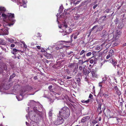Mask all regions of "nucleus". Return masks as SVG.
Returning a JSON list of instances; mask_svg holds the SVG:
<instances>
[{
    "instance_id": "49530a36",
    "label": "nucleus",
    "mask_w": 126,
    "mask_h": 126,
    "mask_svg": "<svg viewBox=\"0 0 126 126\" xmlns=\"http://www.w3.org/2000/svg\"><path fill=\"white\" fill-rule=\"evenodd\" d=\"M98 26L97 25H96L95 26H94L93 28H92V29H91L92 30L91 31H93V30H94V29H95L96 27H97Z\"/></svg>"
},
{
    "instance_id": "9b49d317",
    "label": "nucleus",
    "mask_w": 126,
    "mask_h": 126,
    "mask_svg": "<svg viewBox=\"0 0 126 126\" xmlns=\"http://www.w3.org/2000/svg\"><path fill=\"white\" fill-rule=\"evenodd\" d=\"M82 73L85 75H88L89 73L91 72L90 69L87 70L86 68H84Z\"/></svg>"
},
{
    "instance_id": "bb28decb",
    "label": "nucleus",
    "mask_w": 126,
    "mask_h": 126,
    "mask_svg": "<svg viewBox=\"0 0 126 126\" xmlns=\"http://www.w3.org/2000/svg\"><path fill=\"white\" fill-rule=\"evenodd\" d=\"M76 81L77 82L78 84L80 83V78H76Z\"/></svg>"
},
{
    "instance_id": "2eb2a0df",
    "label": "nucleus",
    "mask_w": 126,
    "mask_h": 126,
    "mask_svg": "<svg viewBox=\"0 0 126 126\" xmlns=\"http://www.w3.org/2000/svg\"><path fill=\"white\" fill-rule=\"evenodd\" d=\"M104 43H103L101 45L99 46H97L95 48V50H99L98 52H99L102 49V46L104 45Z\"/></svg>"
},
{
    "instance_id": "338daca9",
    "label": "nucleus",
    "mask_w": 126,
    "mask_h": 126,
    "mask_svg": "<svg viewBox=\"0 0 126 126\" xmlns=\"http://www.w3.org/2000/svg\"><path fill=\"white\" fill-rule=\"evenodd\" d=\"M37 47L38 49H40V46H37Z\"/></svg>"
},
{
    "instance_id": "b1692460",
    "label": "nucleus",
    "mask_w": 126,
    "mask_h": 126,
    "mask_svg": "<svg viewBox=\"0 0 126 126\" xmlns=\"http://www.w3.org/2000/svg\"><path fill=\"white\" fill-rule=\"evenodd\" d=\"M90 101L89 99H88L87 100H81V102L83 103H88Z\"/></svg>"
},
{
    "instance_id": "dca6fc26",
    "label": "nucleus",
    "mask_w": 126,
    "mask_h": 126,
    "mask_svg": "<svg viewBox=\"0 0 126 126\" xmlns=\"http://www.w3.org/2000/svg\"><path fill=\"white\" fill-rule=\"evenodd\" d=\"M34 110V112L36 113L38 116V117H41V112L37 110V109L36 110H35L34 109V108H33Z\"/></svg>"
},
{
    "instance_id": "4be33fe9",
    "label": "nucleus",
    "mask_w": 126,
    "mask_h": 126,
    "mask_svg": "<svg viewBox=\"0 0 126 126\" xmlns=\"http://www.w3.org/2000/svg\"><path fill=\"white\" fill-rule=\"evenodd\" d=\"M102 104L101 103L100 104L99 103L98 105V108H97V110L98 111V112L101 109V106L102 105Z\"/></svg>"
},
{
    "instance_id": "393cba45",
    "label": "nucleus",
    "mask_w": 126,
    "mask_h": 126,
    "mask_svg": "<svg viewBox=\"0 0 126 126\" xmlns=\"http://www.w3.org/2000/svg\"><path fill=\"white\" fill-rule=\"evenodd\" d=\"M114 52L113 50L112 49H111V57H114Z\"/></svg>"
},
{
    "instance_id": "864d4df0",
    "label": "nucleus",
    "mask_w": 126,
    "mask_h": 126,
    "mask_svg": "<svg viewBox=\"0 0 126 126\" xmlns=\"http://www.w3.org/2000/svg\"><path fill=\"white\" fill-rule=\"evenodd\" d=\"M97 4H96V5H95L93 6V8L94 9H95L97 7Z\"/></svg>"
},
{
    "instance_id": "39448f33",
    "label": "nucleus",
    "mask_w": 126,
    "mask_h": 126,
    "mask_svg": "<svg viewBox=\"0 0 126 126\" xmlns=\"http://www.w3.org/2000/svg\"><path fill=\"white\" fill-rule=\"evenodd\" d=\"M121 33L122 32H121L117 30L115 31V34H114V33L112 34L113 35L112 39V40H113L112 42L114 41H115L118 39L121 35ZM111 40H112V39H111Z\"/></svg>"
},
{
    "instance_id": "3c124183",
    "label": "nucleus",
    "mask_w": 126,
    "mask_h": 126,
    "mask_svg": "<svg viewBox=\"0 0 126 126\" xmlns=\"http://www.w3.org/2000/svg\"><path fill=\"white\" fill-rule=\"evenodd\" d=\"M79 62L81 63L82 64H83V63L85 62H83L82 60H79Z\"/></svg>"
},
{
    "instance_id": "a18cd8bd",
    "label": "nucleus",
    "mask_w": 126,
    "mask_h": 126,
    "mask_svg": "<svg viewBox=\"0 0 126 126\" xmlns=\"http://www.w3.org/2000/svg\"><path fill=\"white\" fill-rule=\"evenodd\" d=\"M96 72V71L94 69H92V70L91 71V74L93 73L94 72Z\"/></svg>"
},
{
    "instance_id": "0eeeda50",
    "label": "nucleus",
    "mask_w": 126,
    "mask_h": 126,
    "mask_svg": "<svg viewBox=\"0 0 126 126\" xmlns=\"http://www.w3.org/2000/svg\"><path fill=\"white\" fill-rule=\"evenodd\" d=\"M102 81L101 82H100L98 83L99 86L101 88L102 87V83H105V81H107L109 83H110V80L109 78H108V77H105L103 78H102Z\"/></svg>"
},
{
    "instance_id": "2f4dec72",
    "label": "nucleus",
    "mask_w": 126,
    "mask_h": 126,
    "mask_svg": "<svg viewBox=\"0 0 126 126\" xmlns=\"http://www.w3.org/2000/svg\"><path fill=\"white\" fill-rule=\"evenodd\" d=\"M66 11H67L66 10V9H65V10H64V13L65 15H70L69 13V12H66Z\"/></svg>"
},
{
    "instance_id": "79ce46f5",
    "label": "nucleus",
    "mask_w": 126,
    "mask_h": 126,
    "mask_svg": "<svg viewBox=\"0 0 126 126\" xmlns=\"http://www.w3.org/2000/svg\"><path fill=\"white\" fill-rule=\"evenodd\" d=\"M73 53V52L72 51H71L70 52H68L67 53V55H70V56H71V55H71V54H72V53Z\"/></svg>"
},
{
    "instance_id": "20e7f679",
    "label": "nucleus",
    "mask_w": 126,
    "mask_h": 126,
    "mask_svg": "<svg viewBox=\"0 0 126 126\" xmlns=\"http://www.w3.org/2000/svg\"><path fill=\"white\" fill-rule=\"evenodd\" d=\"M64 119L61 116H58L57 118L54 121V124L58 126L62 124L64 122Z\"/></svg>"
},
{
    "instance_id": "9d476101",
    "label": "nucleus",
    "mask_w": 126,
    "mask_h": 126,
    "mask_svg": "<svg viewBox=\"0 0 126 126\" xmlns=\"http://www.w3.org/2000/svg\"><path fill=\"white\" fill-rule=\"evenodd\" d=\"M90 117L88 116H87L83 117L82 119L81 122L82 123H84L88 121L90 119Z\"/></svg>"
},
{
    "instance_id": "f03ea898",
    "label": "nucleus",
    "mask_w": 126,
    "mask_h": 126,
    "mask_svg": "<svg viewBox=\"0 0 126 126\" xmlns=\"http://www.w3.org/2000/svg\"><path fill=\"white\" fill-rule=\"evenodd\" d=\"M7 19L9 22L8 25L10 26L13 25L15 22V20L14 18V14L11 13H8L7 14Z\"/></svg>"
},
{
    "instance_id": "680f3d73",
    "label": "nucleus",
    "mask_w": 126,
    "mask_h": 126,
    "mask_svg": "<svg viewBox=\"0 0 126 126\" xmlns=\"http://www.w3.org/2000/svg\"><path fill=\"white\" fill-rule=\"evenodd\" d=\"M82 58L83 59H85L86 58L85 55V53L84 54V55L82 56Z\"/></svg>"
},
{
    "instance_id": "6e6d98bb",
    "label": "nucleus",
    "mask_w": 126,
    "mask_h": 126,
    "mask_svg": "<svg viewBox=\"0 0 126 126\" xmlns=\"http://www.w3.org/2000/svg\"><path fill=\"white\" fill-rule=\"evenodd\" d=\"M15 46V45L14 44H12L10 45V47H14Z\"/></svg>"
},
{
    "instance_id": "09e8293b",
    "label": "nucleus",
    "mask_w": 126,
    "mask_h": 126,
    "mask_svg": "<svg viewBox=\"0 0 126 126\" xmlns=\"http://www.w3.org/2000/svg\"><path fill=\"white\" fill-rule=\"evenodd\" d=\"M113 83H112L111 85V89H112V90H113V86L114 85H113Z\"/></svg>"
},
{
    "instance_id": "5701e85b",
    "label": "nucleus",
    "mask_w": 126,
    "mask_h": 126,
    "mask_svg": "<svg viewBox=\"0 0 126 126\" xmlns=\"http://www.w3.org/2000/svg\"><path fill=\"white\" fill-rule=\"evenodd\" d=\"M96 72H94L92 74L93 76L95 78H97L98 77V75L96 73Z\"/></svg>"
},
{
    "instance_id": "4d7b16f0",
    "label": "nucleus",
    "mask_w": 126,
    "mask_h": 126,
    "mask_svg": "<svg viewBox=\"0 0 126 126\" xmlns=\"http://www.w3.org/2000/svg\"><path fill=\"white\" fill-rule=\"evenodd\" d=\"M117 70H118V71L117 72V74L119 75H120V72L119 71V70H118V69H117Z\"/></svg>"
},
{
    "instance_id": "72a5a7b5",
    "label": "nucleus",
    "mask_w": 126,
    "mask_h": 126,
    "mask_svg": "<svg viewBox=\"0 0 126 126\" xmlns=\"http://www.w3.org/2000/svg\"><path fill=\"white\" fill-rule=\"evenodd\" d=\"M68 33V32H67V31H65V32L64 33H62V35H63V36H64V35H68L69 33Z\"/></svg>"
},
{
    "instance_id": "c03bdc74",
    "label": "nucleus",
    "mask_w": 126,
    "mask_h": 126,
    "mask_svg": "<svg viewBox=\"0 0 126 126\" xmlns=\"http://www.w3.org/2000/svg\"><path fill=\"white\" fill-rule=\"evenodd\" d=\"M92 123L94 124H95L97 123V121L95 120H94L92 122Z\"/></svg>"
},
{
    "instance_id": "f257e3e1",
    "label": "nucleus",
    "mask_w": 126,
    "mask_h": 126,
    "mask_svg": "<svg viewBox=\"0 0 126 126\" xmlns=\"http://www.w3.org/2000/svg\"><path fill=\"white\" fill-rule=\"evenodd\" d=\"M70 110L68 108L64 107L59 111V115L65 119H67L70 116Z\"/></svg>"
},
{
    "instance_id": "473e14b6",
    "label": "nucleus",
    "mask_w": 126,
    "mask_h": 126,
    "mask_svg": "<svg viewBox=\"0 0 126 126\" xmlns=\"http://www.w3.org/2000/svg\"><path fill=\"white\" fill-rule=\"evenodd\" d=\"M8 41L12 43L14 42V40L13 39H9L8 40Z\"/></svg>"
},
{
    "instance_id": "de8ad7c7",
    "label": "nucleus",
    "mask_w": 126,
    "mask_h": 126,
    "mask_svg": "<svg viewBox=\"0 0 126 126\" xmlns=\"http://www.w3.org/2000/svg\"><path fill=\"white\" fill-rule=\"evenodd\" d=\"M93 95L91 94H90L89 95V97L91 98H93Z\"/></svg>"
},
{
    "instance_id": "6ab92c4d",
    "label": "nucleus",
    "mask_w": 126,
    "mask_h": 126,
    "mask_svg": "<svg viewBox=\"0 0 126 126\" xmlns=\"http://www.w3.org/2000/svg\"><path fill=\"white\" fill-rule=\"evenodd\" d=\"M1 66L2 67H3V69L4 70H6L7 69V66L5 63H3L2 65H1Z\"/></svg>"
},
{
    "instance_id": "423d86ee",
    "label": "nucleus",
    "mask_w": 126,
    "mask_h": 126,
    "mask_svg": "<svg viewBox=\"0 0 126 126\" xmlns=\"http://www.w3.org/2000/svg\"><path fill=\"white\" fill-rule=\"evenodd\" d=\"M111 18L112 19H114L115 25H116L119 21V19L117 18L116 15H115V13L114 14L113 12L111 14Z\"/></svg>"
},
{
    "instance_id": "13d9d810",
    "label": "nucleus",
    "mask_w": 126,
    "mask_h": 126,
    "mask_svg": "<svg viewBox=\"0 0 126 126\" xmlns=\"http://www.w3.org/2000/svg\"><path fill=\"white\" fill-rule=\"evenodd\" d=\"M52 115V113L51 112H50L49 113V116H51Z\"/></svg>"
},
{
    "instance_id": "69168bd1",
    "label": "nucleus",
    "mask_w": 126,
    "mask_h": 126,
    "mask_svg": "<svg viewBox=\"0 0 126 126\" xmlns=\"http://www.w3.org/2000/svg\"><path fill=\"white\" fill-rule=\"evenodd\" d=\"M115 100H111V101L113 103H114L115 102Z\"/></svg>"
},
{
    "instance_id": "8fccbe9b",
    "label": "nucleus",
    "mask_w": 126,
    "mask_h": 126,
    "mask_svg": "<svg viewBox=\"0 0 126 126\" xmlns=\"http://www.w3.org/2000/svg\"><path fill=\"white\" fill-rule=\"evenodd\" d=\"M110 57V54L108 55L106 57V59H108Z\"/></svg>"
},
{
    "instance_id": "5fc2aeb1",
    "label": "nucleus",
    "mask_w": 126,
    "mask_h": 126,
    "mask_svg": "<svg viewBox=\"0 0 126 126\" xmlns=\"http://www.w3.org/2000/svg\"><path fill=\"white\" fill-rule=\"evenodd\" d=\"M103 95L104 96H109V94H103Z\"/></svg>"
},
{
    "instance_id": "e433bc0d",
    "label": "nucleus",
    "mask_w": 126,
    "mask_h": 126,
    "mask_svg": "<svg viewBox=\"0 0 126 126\" xmlns=\"http://www.w3.org/2000/svg\"><path fill=\"white\" fill-rule=\"evenodd\" d=\"M21 53H19V54H18V55L17 56V58L18 59H20L21 58V56H20Z\"/></svg>"
},
{
    "instance_id": "f3484780",
    "label": "nucleus",
    "mask_w": 126,
    "mask_h": 126,
    "mask_svg": "<svg viewBox=\"0 0 126 126\" xmlns=\"http://www.w3.org/2000/svg\"><path fill=\"white\" fill-rule=\"evenodd\" d=\"M124 25V24L122 22L120 23L118 26V28L119 29H122Z\"/></svg>"
},
{
    "instance_id": "c756f323",
    "label": "nucleus",
    "mask_w": 126,
    "mask_h": 126,
    "mask_svg": "<svg viewBox=\"0 0 126 126\" xmlns=\"http://www.w3.org/2000/svg\"><path fill=\"white\" fill-rule=\"evenodd\" d=\"M22 6L24 8H25L26 7V3L24 1H23Z\"/></svg>"
},
{
    "instance_id": "412c9836",
    "label": "nucleus",
    "mask_w": 126,
    "mask_h": 126,
    "mask_svg": "<svg viewBox=\"0 0 126 126\" xmlns=\"http://www.w3.org/2000/svg\"><path fill=\"white\" fill-rule=\"evenodd\" d=\"M74 63H69L68 66L69 67L72 68L73 67L74 65Z\"/></svg>"
},
{
    "instance_id": "774afa93",
    "label": "nucleus",
    "mask_w": 126,
    "mask_h": 126,
    "mask_svg": "<svg viewBox=\"0 0 126 126\" xmlns=\"http://www.w3.org/2000/svg\"><path fill=\"white\" fill-rule=\"evenodd\" d=\"M71 77H68L66 78L67 79H69L71 78Z\"/></svg>"
},
{
    "instance_id": "cd10ccee",
    "label": "nucleus",
    "mask_w": 126,
    "mask_h": 126,
    "mask_svg": "<svg viewBox=\"0 0 126 126\" xmlns=\"http://www.w3.org/2000/svg\"><path fill=\"white\" fill-rule=\"evenodd\" d=\"M2 16L3 17H4V18L7 19V15H6L4 13H2Z\"/></svg>"
},
{
    "instance_id": "7ed1b4c3",
    "label": "nucleus",
    "mask_w": 126,
    "mask_h": 126,
    "mask_svg": "<svg viewBox=\"0 0 126 126\" xmlns=\"http://www.w3.org/2000/svg\"><path fill=\"white\" fill-rule=\"evenodd\" d=\"M111 118L112 119L114 118V119L112 120H114L115 122H118L119 118L115 117L114 116L116 114V110L115 108L113 106L111 108Z\"/></svg>"
},
{
    "instance_id": "6e6552de",
    "label": "nucleus",
    "mask_w": 126,
    "mask_h": 126,
    "mask_svg": "<svg viewBox=\"0 0 126 126\" xmlns=\"http://www.w3.org/2000/svg\"><path fill=\"white\" fill-rule=\"evenodd\" d=\"M78 34H79V33L77 35H75L74 34H72L71 35V36H70V38H71V40H70L68 41H61V42L62 43H63V42H64L65 43H71L73 41V40H72V39L73 36H74V39H76L77 38V36L78 35Z\"/></svg>"
},
{
    "instance_id": "ea45409f",
    "label": "nucleus",
    "mask_w": 126,
    "mask_h": 126,
    "mask_svg": "<svg viewBox=\"0 0 126 126\" xmlns=\"http://www.w3.org/2000/svg\"><path fill=\"white\" fill-rule=\"evenodd\" d=\"M94 60L93 59H91L90 61V63L91 64H93L94 62Z\"/></svg>"
},
{
    "instance_id": "ddd939ff",
    "label": "nucleus",
    "mask_w": 126,
    "mask_h": 126,
    "mask_svg": "<svg viewBox=\"0 0 126 126\" xmlns=\"http://www.w3.org/2000/svg\"><path fill=\"white\" fill-rule=\"evenodd\" d=\"M52 85H50L48 87V89L49 90V91L50 92H52L54 94H57V93L56 92H55L54 91H56V89H52Z\"/></svg>"
},
{
    "instance_id": "0e129e2a",
    "label": "nucleus",
    "mask_w": 126,
    "mask_h": 126,
    "mask_svg": "<svg viewBox=\"0 0 126 126\" xmlns=\"http://www.w3.org/2000/svg\"><path fill=\"white\" fill-rule=\"evenodd\" d=\"M113 46H116L117 45V43H113Z\"/></svg>"
},
{
    "instance_id": "1a4fd4ad",
    "label": "nucleus",
    "mask_w": 126,
    "mask_h": 126,
    "mask_svg": "<svg viewBox=\"0 0 126 126\" xmlns=\"http://www.w3.org/2000/svg\"><path fill=\"white\" fill-rule=\"evenodd\" d=\"M111 63L114 67L116 68L117 64V60L116 59L113 58H111Z\"/></svg>"
},
{
    "instance_id": "4468645a",
    "label": "nucleus",
    "mask_w": 126,
    "mask_h": 126,
    "mask_svg": "<svg viewBox=\"0 0 126 126\" xmlns=\"http://www.w3.org/2000/svg\"><path fill=\"white\" fill-rule=\"evenodd\" d=\"M18 52H19V50L15 48L13 49V50L11 51V53L15 55L18 53Z\"/></svg>"
},
{
    "instance_id": "aec40b11",
    "label": "nucleus",
    "mask_w": 126,
    "mask_h": 126,
    "mask_svg": "<svg viewBox=\"0 0 126 126\" xmlns=\"http://www.w3.org/2000/svg\"><path fill=\"white\" fill-rule=\"evenodd\" d=\"M113 85H114L113 90L115 89L116 92L118 89H119L117 87V84H113Z\"/></svg>"
},
{
    "instance_id": "a211bd4d",
    "label": "nucleus",
    "mask_w": 126,
    "mask_h": 126,
    "mask_svg": "<svg viewBox=\"0 0 126 126\" xmlns=\"http://www.w3.org/2000/svg\"><path fill=\"white\" fill-rule=\"evenodd\" d=\"M85 68V67H83L82 66H80L79 67V70L80 72H81L82 73L83 70H84V68Z\"/></svg>"
},
{
    "instance_id": "58836bf2",
    "label": "nucleus",
    "mask_w": 126,
    "mask_h": 126,
    "mask_svg": "<svg viewBox=\"0 0 126 126\" xmlns=\"http://www.w3.org/2000/svg\"><path fill=\"white\" fill-rule=\"evenodd\" d=\"M31 87H30V86H28L27 87V89H28V90H25V92H26V91H29L30 90H31Z\"/></svg>"
},
{
    "instance_id": "603ef678",
    "label": "nucleus",
    "mask_w": 126,
    "mask_h": 126,
    "mask_svg": "<svg viewBox=\"0 0 126 126\" xmlns=\"http://www.w3.org/2000/svg\"><path fill=\"white\" fill-rule=\"evenodd\" d=\"M119 106H121L122 107L123 106V102H120L119 103Z\"/></svg>"
},
{
    "instance_id": "a19ab883",
    "label": "nucleus",
    "mask_w": 126,
    "mask_h": 126,
    "mask_svg": "<svg viewBox=\"0 0 126 126\" xmlns=\"http://www.w3.org/2000/svg\"><path fill=\"white\" fill-rule=\"evenodd\" d=\"M42 36V35L39 33H37L36 36L37 37H40Z\"/></svg>"
},
{
    "instance_id": "7c9ffc66",
    "label": "nucleus",
    "mask_w": 126,
    "mask_h": 126,
    "mask_svg": "<svg viewBox=\"0 0 126 126\" xmlns=\"http://www.w3.org/2000/svg\"><path fill=\"white\" fill-rule=\"evenodd\" d=\"M15 76V73H13L10 76V78L12 79Z\"/></svg>"
},
{
    "instance_id": "052dcab7",
    "label": "nucleus",
    "mask_w": 126,
    "mask_h": 126,
    "mask_svg": "<svg viewBox=\"0 0 126 126\" xmlns=\"http://www.w3.org/2000/svg\"><path fill=\"white\" fill-rule=\"evenodd\" d=\"M109 11V9H107L105 11V12L107 13H108Z\"/></svg>"
},
{
    "instance_id": "e2e57ef3",
    "label": "nucleus",
    "mask_w": 126,
    "mask_h": 126,
    "mask_svg": "<svg viewBox=\"0 0 126 126\" xmlns=\"http://www.w3.org/2000/svg\"><path fill=\"white\" fill-rule=\"evenodd\" d=\"M74 18L75 19H77L79 18V17L78 16H75Z\"/></svg>"
},
{
    "instance_id": "a878e982",
    "label": "nucleus",
    "mask_w": 126,
    "mask_h": 126,
    "mask_svg": "<svg viewBox=\"0 0 126 126\" xmlns=\"http://www.w3.org/2000/svg\"><path fill=\"white\" fill-rule=\"evenodd\" d=\"M116 93L118 95H120L121 94V92L119 89H118L116 92Z\"/></svg>"
},
{
    "instance_id": "4c0bfd02",
    "label": "nucleus",
    "mask_w": 126,
    "mask_h": 126,
    "mask_svg": "<svg viewBox=\"0 0 126 126\" xmlns=\"http://www.w3.org/2000/svg\"><path fill=\"white\" fill-rule=\"evenodd\" d=\"M72 30L71 29H69L68 30V33H70L72 31Z\"/></svg>"
},
{
    "instance_id": "c85d7f7f",
    "label": "nucleus",
    "mask_w": 126,
    "mask_h": 126,
    "mask_svg": "<svg viewBox=\"0 0 126 126\" xmlns=\"http://www.w3.org/2000/svg\"><path fill=\"white\" fill-rule=\"evenodd\" d=\"M5 11V9L4 7H0V12L4 11Z\"/></svg>"
},
{
    "instance_id": "f8f14e48",
    "label": "nucleus",
    "mask_w": 126,
    "mask_h": 126,
    "mask_svg": "<svg viewBox=\"0 0 126 126\" xmlns=\"http://www.w3.org/2000/svg\"><path fill=\"white\" fill-rule=\"evenodd\" d=\"M116 25H114L113 23H112L111 24V30H112V32L111 33V34L114 33V31L115 30V28Z\"/></svg>"
},
{
    "instance_id": "f704fd0d",
    "label": "nucleus",
    "mask_w": 126,
    "mask_h": 126,
    "mask_svg": "<svg viewBox=\"0 0 126 126\" xmlns=\"http://www.w3.org/2000/svg\"><path fill=\"white\" fill-rule=\"evenodd\" d=\"M92 54V53L91 52H89L88 53L86 54V56H87L88 57L90 55H91Z\"/></svg>"
},
{
    "instance_id": "c9c22d12",
    "label": "nucleus",
    "mask_w": 126,
    "mask_h": 126,
    "mask_svg": "<svg viewBox=\"0 0 126 126\" xmlns=\"http://www.w3.org/2000/svg\"><path fill=\"white\" fill-rule=\"evenodd\" d=\"M85 51L84 50H82L80 52V55H82L85 52Z\"/></svg>"
},
{
    "instance_id": "37998d69",
    "label": "nucleus",
    "mask_w": 126,
    "mask_h": 126,
    "mask_svg": "<svg viewBox=\"0 0 126 126\" xmlns=\"http://www.w3.org/2000/svg\"><path fill=\"white\" fill-rule=\"evenodd\" d=\"M92 67H93V66L91 64H90L89 65V66L88 67V69L89 70V69L90 70V69L92 68Z\"/></svg>"
},
{
    "instance_id": "bf43d9fd",
    "label": "nucleus",
    "mask_w": 126,
    "mask_h": 126,
    "mask_svg": "<svg viewBox=\"0 0 126 126\" xmlns=\"http://www.w3.org/2000/svg\"><path fill=\"white\" fill-rule=\"evenodd\" d=\"M6 32L5 33H4V34L5 35H8V31H6Z\"/></svg>"
}]
</instances>
